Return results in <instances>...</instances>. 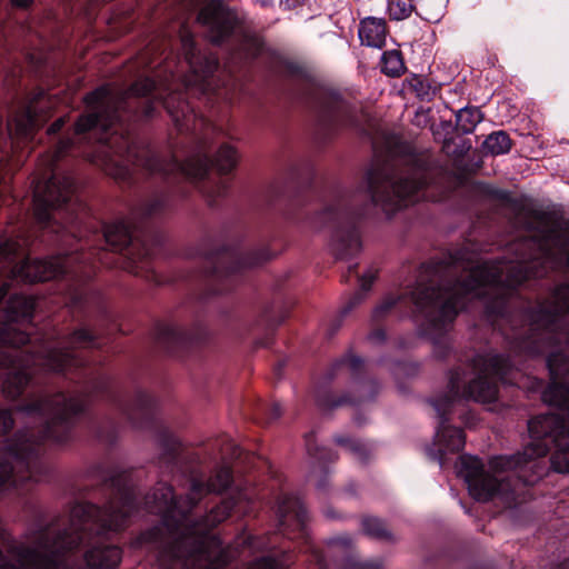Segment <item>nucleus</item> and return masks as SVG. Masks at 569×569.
<instances>
[{
  "label": "nucleus",
  "instance_id": "f257e3e1",
  "mask_svg": "<svg viewBox=\"0 0 569 569\" xmlns=\"http://www.w3.org/2000/svg\"><path fill=\"white\" fill-rule=\"evenodd\" d=\"M569 322V284L557 288L551 301L540 305L530 316V331L523 348L530 353L542 352L540 341L563 338L569 346V333L558 332ZM548 368L551 382L543 392V400L566 412L567 418L548 413L529 421L531 442L522 453L511 457L492 458L487 466L472 456L460 457L459 472L468 485L469 493L478 501L501 499L508 505L516 502L521 481L530 485L545 468L538 458L546 456L551 446L556 451L551 465L558 472L569 473V380L562 379L569 372V359L563 350L549 355Z\"/></svg>",
  "mask_w": 569,
  "mask_h": 569
},
{
  "label": "nucleus",
  "instance_id": "f03ea898",
  "mask_svg": "<svg viewBox=\"0 0 569 569\" xmlns=\"http://www.w3.org/2000/svg\"><path fill=\"white\" fill-rule=\"evenodd\" d=\"M528 230L537 229L515 261L481 262L466 267L457 260L446 266L428 267L409 292L417 311L422 316V332L433 340L437 357H445L449 343L445 335L467 302L490 296L492 308L500 307L511 289L530 277H542L548 269L569 266V241L545 213H529L525 222Z\"/></svg>",
  "mask_w": 569,
  "mask_h": 569
},
{
  "label": "nucleus",
  "instance_id": "7ed1b4c3",
  "mask_svg": "<svg viewBox=\"0 0 569 569\" xmlns=\"http://www.w3.org/2000/svg\"><path fill=\"white\" fill-rule=\"evenodd\" d=\"M230 482V468L221 467L209 480L193 477L186 501L177 500L171 487L164 483L158 485L153 493L147 497L148 509L162 516L163 527L171 539L160 556L159 569H219L224 565L220 545L209 531L230 515L233 503L223 501L196 525L190 523L187 512L202 497L224 490Z\"/></svg>",
  "mask_w": 569,
  "mask_h": 569
},
{
  "label": "nucleus",
  "instance_id": "20e7f679",
  "mask_svg": "<svg viewBox=\"0 0 569 569\" xmlns=\"http://www.w3.org/2000/svg\"><path fill=\"white\" fill-rule=\"evenodd\" d=\"M153 89H156L154 81L143 78L126 91L106 86L86 97L88 112L78 119L72 136L61 139L53 153L44 160L48 169L43 177L34 182V216L39 222L48 223L51 219V210L69 201L73 192L72 179L53 172L54 162L71 152L77 143L86 138L89 130L99 127L106 131L110 128L118 119V110L123 107L129 98L146 96Z\"/></svg>",
  "mask_w": 569,
  "mask_h": 569
},
{
  "label": "nucleus",
  "instance_id": "39448f33",
  "mask_svg": "<svg viewBox=\"0 0 569 569\" xmlns=\"http://www.w3.org/2000/svg\"><path fill=\"white\" fill-rule=\"evenodd\" d=\"M92 161L117 180L128 179L138 169L150 174H170L181 171L187 177L202 179L210 166L208 154L203 151L188 158L184 162L177 159L164 161L149 148L132 144L123 136L108 138L100 146Z\"/></svg>",
  "mask_w": 569,
  "mask_h": 569
},
{
  "label": "nucleus",
  "instance_id": "423d86ee",
  "mask_svg": "<svg viewBox=\"0 0 569 569\" xmlns=\"http://www.w3.org/2000/svg\"><path fill=\"white\" fill-rule=\"evenodd\" d=\"M86 407V401L80 396H67L62 392L41 397L23 409L29 415H38L46 420L41 437L34 438L33 433H19L9 446L8 451L0 452V487L7 483L12 476L13 462L26 465L36 451V447L44 439L62 442L67 438L69 420L80 413Z\"/></svg>",
  "mask_w": 569,
  "mask_h": 569
},
{
  "label": "nucleus",
  "instance_id": "0eeeda50",
  "mask_svg": "<svg viewBox=\"0 0 569 569\" xmlns=\"http://www.w3.org/2000/svg\"><path fill=\"white\" fill-rule=\"evenodd\" d=\"M365 180L371 201L386 213L408 206L427 183L426 173L420 168L400 174L389 166L378 163L368 169Z\"/></svg>",
  "mask_w": 569,
  "mask_h": 569
},
{
  "label": "nucleus",
  "instance_id": "6e6552de",
  "mask_svg": "<svg viewBox=\"0 0 569 569\" xmlns=\"http://www.w3.org/2000/svg\"><path fill=\"white\" fill-rule=\"evenodd\" d=\"M509 369V361L500 355L486 353L478 355L473 359V371L476 377L468 382L467 386H461V378L459 372H453L449 381V397L443 400H438L435 403L436 410L439 416L446 413L445 407L458 399H471L477 402H492L497 399L498 386L497 382L503 379Z\"/></svg>",
  "mask_w": 569,
  "mask_h": 569
},
{
  "label": "nucleus",
  "instance_id": "1a4fd4ad",
  "mask_svg": "<svg viewBox=\"0 0 569 569\" xmlns=\"http://www.w3.org/2000/svg\"><path fill=\"white\" fill-rule=\"evenodd\" d=\"M180 42L184 59L190 68V74L183 79L184 87L187 89H199L202 93L213 91L211 77L218 68L217 57L198 51L186 26L180 29Z\"/></svg>",
  "mask_w": 569,
  "mask_h": 569
},
{
  "label": "nucleus",
  "instance_id": "9d476101",
  "mask_svg": "<svg viewBox=\"0 0 569 569\" xmlns=\"http://www.w3.org/2000/svg\"><path fill=\"white\" fill-rule=\"evenodd\" d=\"M67 347H48L37 351L32 356L33 366L42 367L47 370L63 371L72 366H77L79 360L77 356L69 351L70 348H90L94 345L93 337L84 329H79L72 333L67 341Z\"/></svg>",
  "mask_w": 569,
  "mask_h": 569
},
{
  "label": "nucleus",
  "instance_id": "9b49d317",
  "mask_svg": "<svg viewBox=\"0 0 569 569\" xmlns=\"http://www.w3.org/2000/svg\"><path fill=\"white\" fill-rule=\"evenodd\" d=\"M34 308L33 299L24 296H14L8 301L6 309L7 322L0 327V343L13 347L29 342L28 333L20 330L18 322L29 321Z\"/></svg>",
  "mask_w": 569,
  "mask_h": 569
},
{
  "label": "nucleus",
  "instance_id": "f8f14e48",
  "mask_svg": "<svg viewBox=\"0 0 569 569\" xmlns=\"http://www.w3.org/2000/svg\"><path fill=\"white\" fill-rule=\"evenodd\" d=\"M74 258L53 257L47 260H24L10 268L12 278L26 282L47 281L68 272Z\"/></svg>",
  "mask_w": 569,
  "mask_h": 569
},
{
  "label": "nucleus",
  "instance_id": "ddd939ff",
  "mask_svg": "<svg viewBox=\"0 0 569 569\" xmlns=\"http://www.w3.org/2000/svg\"><path fill=\"white\" fill-rule=\"evenodd\" d=\"M198 22L208 29V36L214 43L227 39L233 31L236 14L221 0H209L198 14Z\"/></svg>",
  "mask_w": 569,
  "mask_h": 569
},
{
  "label": "nucleus",
  "instance_id": "4468645a",
  "mask_svg": "<svg viewBox=\"0 0 569 569\" xmlns=\"http://www.w3.org/2000/svg\"><path fill=\"white\" fill-rule=\"evenodd\" d=\"M43 103V99L31 103L26 110L17 113L8 122V132L11 140L12 149L20 148L21 143H24L33 137L34 131L41 126L44 120H40L37 112L41 109L40 104Z\"/></svg>",
  "mask_w": 569,
  "mask_h": 569
},
{
  "label": "nucleus",
  "instance_id": "2eb2a0df",
  "mask_svg": "<svg viewBox=\"0 0 569 569\" xmlns=\"http://www.w3.org/2000/svg\"><path fill=\"white\" fill-rule=\"evenodd\" d=\"M329 214H333L335 219L338 220V226L331 239V248L333 253L340 259H345L353 256L355 253H358L361 249V241L355 222H345L340 214L333 213L331 211Z\"/></svg>",
  "mask_w": 569,
  "mask_h": 569
},
{
  "label": "nucleus",
  "instance_id": "dca6fc26",
  "mask_svg": "<svg viewBox=\"0 0 569 569\" xmlns=\"http://www.w3.org/2000/svg\"><path fill=\"white\" fill-rule=\"evenodd\" d=\"M465 446V435L461 429L446 426L441 420L437 430L433 448L430 449V456L437 459L441 467L445 465V455L458 452Z\"/></svg>",
  "mask_w": 569,
  "mask_h": 569
},
{
  "label": "nucleus",
  "instance_id": "f3484780",
  "mask_svg": "<svg viewBox=\"0 0 569 569\" xmlns=\"http://www.w3.org/2000/svg\"><path fill=\"white\" fill-rule=\"evenodd\" d=\"M17 355L0 353V366L10 368V372L3 383V391L12 399L17 398L29 382L30 373L27 368L17 365Z\"/></svg>",
  "mask_w": 569,
  "mask_h": 569
},
{
  "label": "nucleus",
  "instance_id": "a211bd4d",
  "mask_svg": "<svg viewBox=\"0 0 569 569\" xmlns=\"http://www.w3.org/2000/svg\"><path fill=\"white\" fill-rule=\"evenodd\" d=\"M163 106L171 116L179 130L196 129L197 116L182 93L170 92L163 99Z\"/></svg>",
  "mask_w": 569,
  "mask_h": 569
},
{
  "label": "nucleus",
  "instance_id": "6ab92c4d",
  "mask_svg": "<svg viewBox=\"0 0 569 569\" xmlns=\"http://www.w3.org/2000/svg\"><path fill=\"white\" fill-rule=\"evenodd\" d=\"M358 33L362 44L380 49L386 42V21L382 18L367 17L360 21Z\"/></svg>",
  "mask_w": 569,
  "mask_h": 569
},
{
  "label": "nucleus",
  "instance_id": "aec40b11",
  "mask_svg": "<svg viewBox=\"0 0 569 569\" xmlns=\"http://www.w3.org/2000/svg\"><path fill=\"white\" fill-rule=\"evenodd\" d=\"M103 237L112 250H122L131 242V224L126 220L114 221L104 227Z\"/></svg>",
  "mask_w": 569,
  "mask_h": 569
},
{
  "label": "nucleus",
  "instance_id": "412c9836",
  "mask_svg": "<svg viewBox=\"0 0 569 569\" xmlns=\"http://www.w3.org/2000/svg\"><path fill=\"white\" fill-rule=\"evenodd\" d=\"M277 512L280 525L283 526L288 520L293 519L298 525L305 521V510L300 501L292 496L284 495L278 502Z\"/></svg>",
  "mask_w": 569,
  "mask_h": 569
},
{
  "label": "nucleus",
  "instance_id": "4be33fe9",
  "mask_svg": "<svg viewBox=\"0 0 569 569\" xmlns=\"http://www.w3.org/2000/svg\"><path fill=\"white\" fill-rule=\"evenodd\" d=\"M321 110L330 121L343 124L349 123V120H347L349 107L336 94L328 96L321 102Z\"/></svg>",
  "mask_w": 569,
  "mask_h": 569
},
{
  "label": "nucleus",
  "instance_id": "5701e85b",
  "mask_svg": "<svg viewBox=\"0 0 569 569\" xmlns=\"http://www.w3.org/2000/svg\"><path fill=\"white\" fill-rule=\"evenodd\" d=\"M483 148L491 154H505L511 149V140L505 131H496L487 137Z\"/></svg>",
  "mask_w": 569,
  "mask_h": 569
},
{
  "label": "nucleus",
  "instance_id": "b1692460",
  "mask_svg": "<svg viewBox=\"0 0 569 569\" xmlns=\"http://www.w3.org/2000/svg\"><path fill=\"white\" fill-rule=\"evenodd\" d=\"M482 120V113L477 108H463L456 114V124L463 133L471 132Z\"/></svg>",
  "mask_w": 569,
  "mask_h": 569
},
{
  "label": "nucleus",
  "instance_id": "393cba45",
  "mask_svg": "<svg viewBox=\"0 0 569 569\" xmlns=\"http://www.w3.org/2000/svg\"><path fill=\"white\" fill-rule=\"evenodd\" d=\"M381 71L390 77H399L405 71L401 53L397 50L386 51L381 57Z\"/></svg>",
  "mask_w": 569,
  "mask_h": 569
},
{
  "label": "nucleus",
  "instance_id": "a878e982",
  "mask_svg": "<svg viewBox=\"0 0 569 569\" xmlns=\"http://www.w3.org/2000/svg\"><path fill=\"white\" fill-rule=\"evenodd\" d=\"M23 250L22 243L18 240L9 239L0 243V272L11 267L17 256Z\"/></svg>",
  "mask_w": 569,
  "mask_h": 569
},
{
  "label": "nucleus",
  "instance_id": "bb28decb",
  "mask_svg": "<svg viewBox=\"0 0 569 569\" xmlns=\"http://www.w3.org/2000/svg\"><path fill=\"white\" fill-rule=\"evenodd\" d=\"M237 163L236 150L230 146H222L214 159V166L220 172H229Z\"/></svg>",
  "mask_w": 569,
  "mask_h": 569
},
{
  "label": "nucleus",
  "instance_id": "cd10ccee",
  "mask_svg": "<svg viewBox=\"0 0 569 569\" xmlns=\"http://www.w3.org/2000/svg\"><path fill=\"white\" fill-rule=\"evenodd\" d=\"M388 11L393 20L407 19L413 11L412 0H390Z\"/></svg>",
  "mask_w": 569,
  "mask_h": 569
},
{
  "label": "nucleus",
  "instance_id": "c85d7f7f",
  "mask_svg": "<svg viewBox=\"0 0 569 569\" xmlns=\"http://www.w3.org/2000/svg\"><path fill=\"white\" fill-rule=\"evenodd\" d=\"M263 49L261 39L256 34H244L241 40L240 51L244 58H254Z\"/></svg>",
  "mask_w": 569,
  "mask_h": 569
},
{
  "label": "nucleus",
  "instance_id": "c756f323",
  "mask_svg": "<svg viewBox=\"0 0 569 569\" xmlns=\"http://www.w3.org/2000/svg\"><path fill=\"white\" fill-rule=\"evenodd\" d=\"M362 528L367 535L376 537V538L383 539V538L390 537L386 526L378 518L363 519Z\"/></svg>",
  "mask_w": 569,
  "mask_h": 569
},
{
  "label": "nucleus",
  "instance_id": "7c9ffc66",
  "mask_svg": "<svg viewBox=\"0 0 569 569\" xmlns=\"http://www.w3.org/2000/svg\"><path fill=\"white\" fill-rule=\"evenodd\" d=\"M401 296H388L382 302L377 306L373 311L375 318H381L387 311H389L399 300H401Z\"/></svg>",
  "mask_w": 569,
  "mask_h": 569
},
{
  "label": "nucleus",
  "instance_id": "2f4dec72",
  "mask_svg": "<svg viewBox=\"0 0 569 569\" xmlns=\"http://www.w3.org/2000/svg\"><path fill=\"white\" fill-rule=\"evenodd\" d=\"M361 365V359L356 356H349L341 360L337 366L341 370L356 371Z\"/></svg>",
  "mask_w": 569,
  "mask_h": 569
},
{
  "label": "nucleus",
  "instance_id": "473e14b6",
  "mask_svg": "<svg viewBox=\"0 0 569 569\" xmlns=\"http://www.w3.org/2000/svg\"><path fill=\"white\" fill-rule=\"evenodd\" d=\"M164 206V199L161 197H157L154 199L149 200L144 206V214L152 216L156 214L162 207Z\"/></svg>",
  "mask_w": 569,
  "mask_h": 569
},
{
  "label": "nucleus",
  "instance_id": "72a5a7b5",
  "mask_svg": "<svg viewBox=\"0 0 569 569\" xmlns=\"http://www.w3.org/2000/svg\"><path fill=\"white\" fill-rule=\"evenodd\" d=\"M13 419L11 417L10 411L0 410V435L6 433L8 430L12 428Z\"/></svg>",
  "mask_w": 569,
  "mask_h": 569
},
{
  "label": "nucleus",
  "instance_id": "f704fd0d",
  "mask_svg": "<svg viewBox=\"0 0 569 569\" xmlns=\"http://www.w3.org/2000/svg\"><path fill=\"white\" fill-rule=\"evenodd\" d=\"M278 563L270 557H263L254 561L249 569H277Z\"/></svg>",
  "mask_w": 569,
  "mask_h": 569
},
{
  "label": "nucleus",
  "instance_id": "c9c22d12",
  "mask_svg": "<svg viewBox=\"0 0 569 569\" xmlns=\"http://www.w3.org/2000/svg\"><path fill=\"white\" fill-rule=\"evenodd\" d=\"M377 271L376 270H368L360 279V288L363 292L370 290L371 284L373 283L376 279Z\"/></svg>",
  "mask_w": 569,
  "mask_h": 569
},
{
  "label": "nucleus",
  "instance_id": "e433bc0d",
  "mask_svg": "<svg viewBox=\"0 0 569 569\" xmlns=\"http://www.w3.org/2000/svg\"><path fill=\"white\" fill-rule=\"evenodd\" d=\"M177 336H178V332L176 331L174 328H172L170 326H166L159 332V338L163 341H171V340L173 341L177 339Z\"/></svg>",
  "mask_w": 569,
  "mask_h": 569
},
{
  "label": "nucleus",
  "instance_id": "4c0bfd02",
  "mask_svg": "<svg viewBox=\"0 0 569 569\" xmlns=\"http://www.w3.org/2000/svg\"><path fill=\"white\" fill-rule=\"evenodd\" d=\"M336 441L339 443V445H342V446H347L350 450L355 451V452H358L361 450V446L360 443H358L357 441L355 440H350V439H343V438H337Z\"/></svg>",
  "mask_w": 569,
  "mask_h": 569
},
{
  "label": "nucleus",
  "instance_id": "58836bf2",
  "mask_svg": "<svg viewBox=\"0 0 569 569\" xmlns=\"http://www.w3.org/2000/svg\"><path fill=\"white\" fill-rule=\"evenodd\" d=\"M160 532H161V529L160 528H156V529H153V530H151L149 532L142 533L141 535V540L143 542L158 541Z\"/></svg>",
  "mask_w": 569,
  "mask_h": 569
},
{
  "label": "nucleus",
  "instance_id": "ea45409f",
  "mask_svg": "<svg viewBox=\"0 0 569 569\" xmlns=\"http://www.w3.org/2000/svg\"><path fill=\"white\" fill-rule=\"evenodd\" d=\"M282 409L279 403H272L269 407V420H276L281 416Z\"/></svg>",
  "mask_w": 569,
  "mask_h": 569
},
{
  "label": "nucleus",
  "instance_id": "a19ab883",
  "mask_svg": "<svg viewBox=\"0 0 569 569\" xmlns=\"http://www.w3.org/2000/svg\"><path fill=\"white\" fill-rule=\"evenodd\" d=\"M66 121H67V120H66V118H63V117H61V118H59L58 120H56V121L50 126V128H49V130H48V133H49V134H53V133H56V132L60 131V130H61V128L64 126Z\"/></svg>",
  "mask_w": 569,
  "mask_h": 569
},
{
  "label": "nucleus",
  "instance_id": "79ce46f5",
  "mask_svg": "<svg viewBox=\"0 0 569 569\" xmlns=\"http://www.w3.org/2000/svg\"><path fill=\"white\" fill-rule=\"evenodd\" d=\"M12 4L19 8H26L31 3V0H11Z\"/></svg>",
  "mask_w": 569,
  "mask_h": 569
},
{
  "label": "nucleus",
  "instance_id": "37998d69",
  "mask_svg": "<svg viewBox=\"0 0 569 569\" xmlns=\"http://www.w3.org/2000/svg\"><path fill=\"white\" fill-rule=\"evenodd\" d=\"M347 402H349V400H347V399H339V400H336V401H333L331 403H328L327 406L336 407V406H340V405L347 403Z\"/></svg>",
  "mask_w": 569,
  "mask_h": 569
},
{
  "label": "nucleus",
  "instance_id": "c03bdc74",
  "mask_svg": "<svg viewBox=\"0 0 569 569\" xmlns=\"http://www.w3.org/2000/svg\"><path fill=\"white\" fill-rule=\"evenodd\" d=\"M306 441H307V450H308V452H309V453H311V455H316V452H313V449H312V446H311L310 439H309V438H307V440H306Z\"/></svg>",
  "mask_w": 569,
  "mask_h": 569
},
{
  "label": "nucleus",
  "instance_id": "a18cd8bd",
  "mask_svg": "<svg viewBox=\"0 0 569 569\" xmlns=\"http://www.w3.org/2000/svg\"><path fill=\"white\" fill-rule=\"evenodd\" d=\"M144 114L148 116V117L151 116L152 114V109L150 107H148L146 109V111H144Z\"/></svg>",
  "mask_w": 569,
  "mask_h": 569
},
{
  "label": "nucleus",
  "instance_id": "49530a36",
  "mask_svg": "<svg viewBox=\"0 0 569 569\" xmlns=\"http://www.w3.org/2000/svg\"><path fill=\"white\" fill-rule=\"evenodd\" d=\"M262 6H268L271 0H258Z\"/></svg>",
  "mask_w": 569,
  "mask_h": 569
},
{
  "label": "nucleus",
  "instance_id": "de8ad7c7",
  "mask_svg": "<svg viewBox=\"0 0 569 569\" xmlns=\"http://www.w3.org/2000/svg\"><path fill=\"white\" fill-rule=\"evenodd\" d=\"M160 87H166V89H169V88H168V84H167V83H164V82H161V83H160Z\"/></svg>",
  "mask_w": 569,
  "mask_h": 569
},
{
  "label": "nucleus",
  "instance_id": "09e8293b",
  "mask_svg": "<svg viewBox=\"0 0 569 569\" xmlns=\"http://www.w3.org/2000/svg\"><path fill=\"white\" fill-rule=\"evenodd\" d=\"M373 565H367V569H370V567H372Z\"/></svg>",
  "mask_w": 569,
  "mask_h": 569
},
{
  "label": "nucleus",
  "instance_id": "8fccbe9b",
  "mask_svg": "<svg viewBox=\"0 0 569 569\" xmlns=\"http://www.w3.org/2000/svg\"><path fill=\"white\" fill-rule=\"evenodd\" d=\"M375 569H381L379 566H375Z\"/></svg>",
  "mask_w": 569,
  "mask_h": 569
}]
</instances>
